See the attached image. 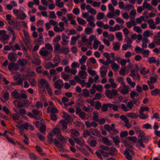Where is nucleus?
<instances>
[{
	"instance_id": "53",
	"label": "nucleus",
	"mask_w": 160,
	"mask_h": 160,
	"mask_svg": "<svg viewBox=\"0 0 160 160\" xmlns=\"http://www.w3.org/2000/svg\"><path fill=\"white\" fill-rule=\"evenodd\" d=\"M148 61L149 63H156V60L155 57H150L148 59Z\"/></svg>"
},
{
	"instance_id": "59",
	"label": "nucleus",
	"mask_w": 160,
	"mask_h": 160,
	"mask_svg": "<svg viewBox=\"0 0 160 160\" xmlns=\"http://www.w3.org/2000/svg\"><path fill=\"white\" fill-rule=\"evenodd\" d=\"M40 131L43 134L46 133V126L44 125H42L40 128Z\"/></svg>"
},
{
	"instance_id": "44",
	"label": "nucleus",
	"mask_w": 160,
	"mask_h": 160,
	"mask_svg": "<svg viewBox=\"0 0 160 160\" xmlns=\"http://www.w3.org/2000/svg\"><path fill=\"white\" fill-rule=\"evenodd\" d=\"M87 57L85 55H83L81 58L79 59V62L81 64H83L86 62Z\"/></svg>"
},
{
	"instance_id": "11",
	"label": "nucleus",
	"mask_w": 160,
	"mask_h": 160,
	"mask_svg": "<svg viewBox=\"0 0 160 160\" xmlns=\"http://www.w3.org/2000/svg\"><path fill=\"white\" fill-rule=\"evenodd\" d=\"M122 87H120L118 88V91L123 94L125 95L128 93L129 92V89L130 88L129 87L123 88L121 89Z\"/></svg>"
},
{
	"instance_id": "24",
	"label": "nucleus",
	"mask_w": 160,
	"mask_h": 160,
	"mask_svg": "<svg viewBox=\"0 0 160 160\" xmlns=\"http://www.w3.org/2000/svg\"><path fill=\"white\" fill-rule=\"evenodd\" d=\"M61 61V59L58 55H56L53 59V62L57 65V66Z\"/></svg>"
},
{
	"instance_id": "52",
	"label": "nucleus",
	"mask_w": 160,
	"mask_h": 160,
	"mask_svg": "<svg viewBox=\"0 0 160 160\" xmlns=\"http://www.w3.org/2000/svg\"><path fill=\"white\" fill-rule=\"evenodd\" d=\"M109 150V151L108 152V153L111 155H114V153L117 152V151L116 148L113 147H111Z\"/></svg>"
},
{
	"instance_id": "60",
	"label": "nucleus",
	"mask_w": 160,
	"mask_h": 160,
	"mask_svg": "<svg viewBox=\"0 0 160 160\" xmlns=\"http://www.w3.org/2000/svg\"><path fill=\"white\" fill-rule=\"evenodd\" d=\"M59 122L60 123V125L62 127L63 129H65L67 128V123L64 120H61Z\"/></svg>"
},
{
	"instance_id": "39",
	"label": "nucleus",
	"mask_w": 160,
	"mask_h": 160,
	"mask_svg": "<svg viewBox=\"0 0 160 160\" xmlns=\"http://www.w3.org/2000/svg\"><path fill=\"white\" fill-rule=\"evenodd\" d=\"M110 103L103 104L101 107V110L102 112H106L108 111Z\"/></svg>"
},
{
	"instance_id": "2",
	"label": "nucleus",
	"mask_w": 160,
	"mask_h": 160,
	"mask_svg": "<svg viewBox=\"0 0 160 160\" xmlns=\"http://www.w3.org/2000/svg\"><path fill=\"white\" fill-rule=\"evenodd\" d=\"M51 132L55 135L57 138L62 142H66V139L68 138L67 137L65 138L62 136L60 129L57 128H54Z\"/></svg>"
},
{
	"instance_id": "41",
	"label": "nucleus",
	"mask_w": 160,
	"mask_h": 160,
	"mask_svg": "<svg viewBox=\"0 0 160 160\" xmlns=\"http://www.w3.org/2000/svg\"><path fill=\"white\" fill-rule=\"evenodd\" d=\"M32 112L34 115L35 117L36 116L40 117L42 115V113L37 110L34 109L32 111Z\"/></svg>"
},
{
	"instance_id": "38",
	"label": "nucleus",
	"mask_w": 160,
	"mask_h": 160,
	"mask_svg": "<svg viewBox=\"0 0 160 160\" xmlns=\"http://www.w3.org/2000/svg\"><path fill=\"white\" fill-rule=\"evenodd\" d=\"M130 76L132 77L134 79H137L139 80L140 79V77L139 74L137 72L133 74H130Z\"/></svg>"
},
{
	"instance_id": "12",
	"label": "nucleus",
	"mask_w": 160,
	"mask_h": 160,
	"mask_svg": "<svg viewBox=\"0 0 160 160\" xmlns=\"http://www.w3.org/2000/svg\"><path fill=\"white\" fill-rule=\"evenodd\" d=\"M86 9L88 12L90 13L91 14L95 15L97 13L96 10L91 7L89 5H87L86 7Z\"/></svg>"
},
{
	"instance_id": "27",
	"label": "nucleus",
	"mask_w": 160,
	"mask_h": 160,
	"mask_svg": "<svg viewBox=\"0 0 160 160\" xmlns=\"http://www.w3.org/2000/svg\"><path fill=\"white\" fill-rule=\"evenodd\" d=\"M62 113L63 115L62 116L63 118L68 122L71 121L72 119L71 117L68 113L64 111L62 112Z\"/></svg>"
},
{
	"instance_id": "43",
	"label": "nucleus",
	"mask_w": 160,
	"mask_h": 160,
	"mask_svg": "<svg viewBox=\"0 0 160 160\" xmlns=\"http://www.w3.org/2000/svg\"><path fill=\"white\" fill-rule=\"evenodd\" d=\"M104 13L102 12H99L97 15L96 18L98 20H100L102 19L104 17Z\"/></svg>"
},
{
	"instance_id": "55",
	"label": "nucleus",
	"mask_w": 160,
	"mask_h": 160,
	"mask_svg": "<svg viewBox=\"0 0 160 160\" xmlns=\"http://www.w3.org/2000/svg\"><path fill=\"white\" fill-rule=\"evenodd\" d=\"M136 132L139 135V136L141 137H144L145 135V133L139 129H138L136 131Z\"/></svg>"
},
{
	"instance_id": "29",
	"label": "nucleus",
	"mask_w": 160,
	"mask_h": 160,
	"mask_svg": "<svg viewBox=\"0 0 160 160\" xmlns=\"http://www.w3.org/2000/svg\"><path fill=\"white\" fill-rule=\"evenodd\" d=\"M111 67L112 69L115 71H117L120 68L119 66L114 62H112Z\"/></svg>"
},
{
	"instance_id": "46",
	"label": "nucleus",
	"mask_w": 160,
	"mask_h": 160,
	"mask_svg": "<svg viewBox=\"0 0 160 160\" xmlns=\"http://www.w3.org/2000/svg\"><path fill=\"white\" fill-rule=\"evenodd\" d=\"M92 134L93 135L99 136L100 135L99 131L97 129H93L91 131Z\"/></svg>"
},
{
	"instance_id": "56",
	"label": "nucleus",
	"mask_w": 160,
	"mask_h": 160,
	"mask_svg": "<svg viewBox=\"0 0 160 160\" xmlns=\"http://www.w3.org/2000/svg\"><path fill=\"white\" fill-rule=\"evenodd\" d=\"M95 106V108L97 110L99 109L101 107V103L99 101H97L95 102V104H94Z\"/></svg>"
},
{
	"instance_id": "26",
	"label": "nucleus",
	"mask_w": 160,
	"mask_h": 160,
	"mask_svg": "<svg viewBox=\"0 0 160 160\" xmlns=\"http://www.w3.org/2000/svg\"><path fill=\"white\" fill-rule=\"evenodd\" d=\"M139 115L138 117L141 119H146L148 117V114L147 113H144L143 112H139Z\"/></svg>"
},
{
	"instance_id": "4",
	"label": "nucleus",
	"mask_w": 160,
	"mask_h": 160,
	"mask_svg": "<svg viewBox=\"0 0 160 160\" xmlns=\"http://www.w3.org/2000/svg\"><path fill=\"white\" fill-rule=\"evenodd\" d=\"M49 85L47 81L44 79H42L39 80L38 86L39 88V90L40 92L41 89L42 90L43 93H44L45 91L44 87H46Z\"/></svg>"
},
{
	"instance_id": "58",
	"label": "nucleus",
	"mask_w": 160,
	"mask_h": 160,
	"mask_svg": "<svg viewBox=\"0 0 160 160\" xmlns=\"http://www.w3.org/2000/svg\"><path fill=\"white\" fill-rule=\"evenodd\" d=\"M83 109L85 111L88 112H91L93 110V108L89 106L88 107L85 106H83Z\"/></svg>"
},
{
	"instance_id": "35",
	"label": "nucleus",
	"mask_w": 160,
	"mask_h": 160,
	"mask_svg": "<svg viewBox=\"0 0 160 160\" xmlns=\"http://www.w3.org/2000/svg\"><path fill=\"white\" fill-rule=\"evenodd\" d=\"M136 102H129L127 103V107L129 109V111L131 110L134 106V104H135Z\"/></svg>"
},
{
	"instance_id": "7",
	"label": "nucleus",
	"mask_w": 160,
	"mask_h": 160,
	"mask_svg": "<svg viewBox=\"0 0 160 160\" xmlns=\"http://www.w3.org/2000/svg\"><path fill=\"white\" fill-rule=\"evenodd\" d=\"M8 68L10 71H11L12 70H17L19 68L18 65L16 63L11 62L9 63Z\"/></svg>"
},
{
	"instance_id": "34",
	"label": "nucleus",
	"mask_w": 160,
	"mask_h": 160,
	"mask_svg": "<svg viewBox=\"0 0 160 160\" xmlns=\"http://www.w3.org/2000/svg\"><path fill=\"white\" fill-rule=\"evenodd\" d=\"M106 97L109 99H112L113 98V95L112 91L107 90L105 92Z\"/></svg>"
},
{
	"instance_id": "63",
	"label": "nucleus",
	"mask_w": 160,
	"mask_h": 160,
	"mask_svg": "<svg viewBox=\"0 0 160 160\" xmlns=\"http://www.w3.org/2000/svg\"><path fill=\"white\" fill-rule=\"evenodd\" d=\"M134 8V6L130 4L126 5L125 7V9L128 11H129L130 9H133Z\"/></svg>"
},
{
	"instance_id": "5",
	"label": "nucleus",
	"mask_w": 160,
	"mask_h": 160,
	"mask_svg": "<svg viewBox=\"0 0 160 160\" xmlns=\"http://www.w3.org/2000/svg\"><path fill=\"white\" fill-rule=\"evenodd\" d=\"M132 148L133 146H130L129 147H128L127 148H126L125 151H124V154L126 156V158L128 160H132V157L128 151L132 152Z\"/></svg>"
},
{
	"instance_id": "30",
	"label": "nucleus",
	"mask_w": 160,
	"mask_h": 160,
	"mask_svg": "<svg viewBox=\"0 0 160 160\" xmlns=\"http://www.w3.org/2000/svg\"><path fill=\"white\" fill-rule=\"evenodd\" d=\"M77 20L78 24L82 25L84 26L87 23V22L85 20L81 18H77Z\"/></svg>"
},
{
	"instance_id": "51",
	"label": "nucleus",
	"mask_w": 160,
	"mask_h": 160,
	"mask_svg": "<svg viewBox=\"0 0 160 160\" xmlns=\"http://www.w3.org/2000/svg\"><path fill=\"white\" fill-rule=\"evenodd\" d=\"M27 15L24 12H22L20 13L18 17L17 18L20 20H24L26 18Z\"/></svg>"
},
{
	"instance_id": "54",
	"label": "nucleus",
	"mask_w": 160,
	"mask_h": 160,
	"mask_svg": "<svg viewBox=\"0 0 160 160\" xmlns=\"http://www.w3.org/2000/svg\"><path fill=\"white\" fill-rule=\"evenodd\" d=\"M150 51L149 50H144L142 52L141 54L143 55V57H148L149 56Z\"/></svg>"
},
{
	"instance_id": "25",
	"label": "nucleus",
	"mask_w": 160,
	"mask_h": 160,
	"mask_svg": "<svg viewBox=\"0 0 160 160\" xmlns=\"http://www.w3.org/2000/svg\"><path fill=\"white\" fill-rule=\"evenodd\" d=\"M112 139L115 143L116 146L118 147H119V143L120 142V138L118 136L114 137L112 138Z\"/></svg>"
},
{
	"instance_id": "50",
	"label": "nucleus",
	"mask_w": 160,
	"mask_h": 160,
	"mask_svg": "<svg viewBox=\"0 0 160 160\" xmlns=\"http://www.w3.org/2000/svg\"><path fill=\"white\" fill-rule=\"evenodd\" d=\"M93 119L96 122L99 120L98 113L96 112H93Z\"/></svg>"
},
{
	"instance_id": "45",
	"label": "nucleus",
	"mask_w": 160,
	"mask_h": 160,
	"mask_svg": "<svg viewBox=\"0 0 160 160\" xmlns=\"http://www.w3.org/2000/svg\"><path fill=\"white\" fill-rule=\"evenodd\" d=\"M6 138L8 141L13 144V145H16V141L15 139L13 138H10L8 136H6Z\"/></svg>"
},
{
	"instance_id": "23",
	"label": "nucleus",
	"mask_w": 160,
	"mask_h": 160,
	"mask_svg": "<svg viewBox=\"0 0 160 160\" xmlns=\"http://www.w3.org/2000/svg\"><path fill=\"white\" fill-rule=\"evenodd\" d=\"M29 158L31 160H41L35 154L33 153H30L29 154Z\"/></svg>"
},
{
	"instance_id": "33",
	"label": "nucleus",
	"mask_w": 160,
	"mask_h": 160,
	"mask_svg": "<svg viewBox=\"0 0 160 160\" xmlns=\"http://www.w3.org/2000/svg\"><path fill=\"white\" fill-rule=\"evenodd\" d=\"M100 44L101 42L100 41H99L97 39H95L94 41L93 45V48L95 50L97 49L98 47V45H100Z\"/></svg>"
},
{
	"instance_id": "14",
	"label": "nucleus",
	"mask_w": 160,
	"mask_h": 160,
	"mask_svg": "<svg viewBox=\"0 0 160 160\" xmlns=\"http://www.w3.org/2000/svg\"><path fill=\"white\" fill-rule=\"evenodd\" d=\"M127 117L132 118L135 119L138 117V115L137 112H130L126 114Z\"/></svg>"
},
{
	"instance_id": "28",
	"label": "nucleus",
	"mask_w": 160,
	"mask_h": 160,
	"mask_svg": "<svg viewBox=\"0 0 160 160\" xmlns=\"http://www.w3.org/2000/svg\"><path fill=\"white\" fill-rule=\"evenodd\" d=\"M60 50L61 52H59L58 53H63L65 54H67L69 52V48L67 47H62Z\"/></svg>"
},
{
	"instance_id": "8",
	"label": "nucleus",
	"mask_w": 160,
	"mask_h": 160,
	"mask_svg": "<svg viewBox=\"0 0 160 160\" xmlns=\"http://www.w3.org/2000/svg\"><path fill=\"white\" fill-rule=\"evenodd\" d=\"M9 36L6 33L0 37V40L4 44H6L8 43V40H9Z\"/></svg>"
},
{
	"instance_id": "48",
	"label": "nucleus",
	"mask_w": 160,
	"mask_h": 160,
	"mask_svg": "<svg viewBox=\"0 0 160 160\" xmlns=\"http://www.w3.org/2000/svg\"><path fill=\"white\" fill-rule=\"evenodd\" d=\"M116 37L119 41H121L122 40V36L121 32H118L115 33Z\"/></svg>"
},
{
	"instance_id": "36",
	"label": "nucleus",
	"mask_w": 160,
	"mask_h": 160,
	"mask_svg": "<svg viewBox=\"0 0 160 160\" xmlns=\"http://www.w3.org/2000/svg\"><path fill=\"white\" fill-rule=\"evenodd\" d=\"M70 132L72 134L71 136L73 137V136L78 137L79 135V132L76 130L72 129L70 130Z\"/></svg>"
},
{
	"instance_id": "20",
	"label": "nucleus",
	"mask_w": 160,
	"mask_h": 160,
	"mask_svg": "<svg viewBox=\"0 0 160 160\" xmlns=\"http://www.w3.org/2000/svg\"><path fill=\"white\" fill-rule=\"evenodd\" d=\"M102 141L104 144L108 146H110L112 145V142L109 140L107 138H103Z\"/></svg>"
},
{
	"instance_id": "40",
	"label": "nucleus",
	"mask_w": 160,
	"mask_h": 160,
	"mask_svg": "<svg viewBox=\"0 0 160 160\" xmlns=\"http://www.w3.org/2000/svg\"><path fill=\"white\" fill-rule=\"evenodd\" d=\"M93 28L91 27H87L84 30V32L87 35H90L92 32Z\"/></svg>"
},
{
	"instance_id": "9",
	"label": "nucleus",
	"mask_w": 160,
	"mask_h": 160,
	"mask_svg": "<svg viewBox=\"0 0 160 160\" xmlns=\"http://www.w3.org/2000/svg\"><path fill=\"white\" fill-rule=\"evenodd\" d=\"M8 58L11 61H15L17 59V54L14 52H11L8 54Z\"/></svg>"
},
{
	"instance_id": "42",
	"label": "nucleus",
	"mask_w": 160,
	"mask_h": 160,
	"mask_svg": "<svg viewBox=\"0 0 160 160\" xmlns=\"http://www.w3.org/2000/svg\"><path fill=\"white\" fill-rule=\"evenodd\" d=\"M21 50L20 46L18 44H16L13 46H12V50L15 51L16 50Z\"/></svg>"
},
{
	"instance_id": "22",
	"label": "nucleus",
	"mask_w": 160,
	"mask_h": 160,
	"mask_svg": "<svg viewBox=\"0 0 160 160\" xmlns=\"http://www.w3.org/2000/svg\"><path fill=\"white\" fill-rule=\"evenodd\" d=\"M78 75L81 78L84 79L86 78L87 74L85 71H81L78 72Z\"/></svg>"
},
{
	"instance_id": "21",
	"label": "nucleus",
	"mask_w": 160,
	"mask_h": 160,
	"mask_svg": "<svg viewBox=\"0 0 160 160\" xmlns=\"http://www.w3.org/2000/svg\"><path fill=\"white\" fill-rule=\"evenodd\" d=\"M92 88H95L97 91L99 92H102L103 89L102 85L100 84L98 85L97 86L96 84H93L92 86Z\"/></svg>"
},
{
	"instance_id": "62",
	"label": "nucleus",
	"mask_w": 160,
	"mask_h": 160,
	"mask_svg": "<svg viewBox=\"0 0 160 160\" xmlns=\"http://www.w3.org/2000/svg\"><path fill=\"white\" fill-rule=\"evenodd\" d=\"M144 50V48H141L139 47H136L135 48V52L137 53H142V52Z\"/></svg>"
},
{
	"instance_id": "37",
	"label": "nucleus",
	"mask_w": 160,
	"mask_h": 160,
	"mask_svg": "<svg viewBox=\"0 0 160 160\" xmlns=\"http://www.w3.org/2000/svg\"><path fill=\"white\" fill-rule=\"evenodd\" d=\"M136 10L135 9H133L131 10L129 13L130 18V20L134 19L136 15Z\"/></svg>"
},
{
	"instance_id": "18",
	"label": "nucleus",
	"mask_w": 160,
	"mask_h": 160,
	"mask_svg": "<svg viewBox=\"0 0 160 160\" xmlns=\"http://www.w3.org/2000/svg\"><path fill=\"white\" fill-rule=\"evenodd\" d=\"M143 36L144 38L152 37L153 35V33L148 30L145 31L143 33Z\"/></svg>"
},
{
	"instance_id": "16",
	"label": "nucleus",
	"mask_w": 160,
	"mask_h": 160,
	"mask_svg": "<svg viewBox=\"0 0 160 160\" xmlns=\"http://www.w3.org/2000/svg\"><path fill=\"white\" fill-rule=\"evenodd\" d=\"M74 140L75 142L80 146L84 145L85 142L82 138H75Z\"/></svg>"
},
{
	"instance_id": "47",
	"label": "nucleus",
	"mask_w": 160,
	"mask_h": 160,
	"mask_svg": "<svg viewBox=\"0 0 160 160\" xmlns=\"http://www.w3.org/2000/svg\"><path fill=\"white\" fill-rule=\"evenodd\" d=\"M14 104L16 106L17 105L18 107L19 108L22 107H23V104L22 102L19 101L18 100H15L13 101Z\"/></svg>"
},
{
	"instance_id": "15",
	"label": "nucleus",
	"mask_w": 160,
	"mask_h": 160,
	"mask_svg": "<svg viewBox=\"0 0 160 160\" xmlns=\"http://www.w3.org/2000/svg\"><path fill=\"white\" fill-rule=\"evenodd\" d=\"M148 22L150 28L154 29L156 28V24L152 19H150L148 20Z\"/></svg>"
},
{
	"instance_id": "19",
	"label": "nucleus",
	"mask_w": 160,
	"mask_h": 160,
	"mask_svg": "<svg viewBox=\"0 0 160 160\" xmlns=\"http://www.w3.org/2000/svg\"><path fill=\"white\" fill-rule=\"evenodd\" d=\"M142 6L144 9L145 8H147L148 10H152L153 9V8L151 5L146 1H144L143 2L142 4Z\"/></svg>"
},
{
	"instance_id": "57",
	"label": "nucleus",
	"mask_w": 160,
	"mask_h": 160,
	"mask_svg": "<svg viewBox=\"0 0 160 160\" xmlns=\"http://www.w3.org/2000/svg\"><path fill=\"white\" fill-rule=\"evenodd\" d=\"M84 96L86 98L90 96V93L89 91L85 89L82 90Z\"/></svg>"
},
{
	"instance_id": "1",
	"label": "nucleus",
	"mask_w": 160,
	"mask_h": 160,
	"mask_svg": "<svg viewBox=\"0 0 160 160\" xmlns=\"http://www.w3.org/2000/svg\"><path fill=\"white\" fill-rule=\"evenodd\" d=\"M39 53L46 60H49L51 59L52 57L51 52L45 49L44 48H42L39 50Z\"/></svg>"
},
{
	"instance_id": "49",
	"label": "nucleus",
	"mask_w": 160,
	"mask_h": 160,
	"mask_svg": "<svg viewBox=\"0 0 160 160\" xmlns=\"http://www.w3.org/2000/svg\"><path fill=\"white\" fill-rule=\"evenodd\" d=\"M113 48L115 51H118L119 50L120 48V43H113Z\"/></svg>"
},
{
	"instance_id": "17",
	"label": "nucleus",
	"mask_w": 160,
	"mask_h": 160,
	"mask_svg": "<svg viewBox=\"0 0 160 160\" xmlns=\"http://www.w3.org/2000/svg\"><path fill=\"white\" fill-rule=\"evenodd\" d=\"M80 36L79 35L76 36H73L71 38L70 44L71 45H75L76 43V41L80 38Z\"/></svg>"
},
{
	"instance_id": "31",
	"label": "nucleus",
	"mask_w": 160,
	"mask_h": 160,
	"mask_svg": "<svg viewBox=\"0 0 160 160\" xmlns=\"http://www.w3.org/2000/svg\"><path fill=\"white\" fill-rule=\"evenodd\" d=\"M126 80L131 87L133 88L135 87L136 83L134 82H133L132 81L130 78L129 77L127 78H126Z\"/></svg>"
},
{
	"instance_id": "3",
	"label": "nucleus",
	"mask_w": 160,
	"mask_h": 160,
	"mask_svg": "<svg viewBox=\"0 0 160 160\" xmlns=\"http://www.w3.org/2000/svg\"><path fill=\"white\" fill-rule=\"evenodd\" d=\"M11 96L14 99L20 100H21L22 99H26L27 97V95L25 94L22 93L20 94L16 90H15L12 92Z\"/></svg>"
},
{
	"instance_id": "10",
	"label": "nucleus",
	"mask_w": 160,
	"mask_h": 160,
	"mask_svg": "<svg viewBox=\"0 0 160 160\" xmlns=\"http://www.w3.org/2000/svg\"><path fill=\"white\" fill-rule=\"evenodd\" d=\"M100 76L101 77H104L108 72L107 69L104 66H102L100 68Z\"/></svg>"
},
{
	"instance_id": "64",
	"label": "nucleus",
	"mask_w": 160,
	"mask_h": 160,
	"mask_svg": "<svg viewBox=\"0 0 160 160\" xmlns=\"http://www.w3.org/2000/svg\"><path fill=\"white\" fill-rule=\"evenodd\" d=\"M35 106L37 109H39L42 108L43 104L41 102L38 101L36 102Z\"/></svg>"
},
{
	"instance_id": "32",
	"label": "nucleus",
	"mask_w": 160,
	"mask_h": 160,
	"mask_svg": "<svg viewBox=\"0 0 160 160\" xmlns=\"http://www.w3.org/2000/svg\"><path fill=\"white\" fill-rule=\"evenodd\" d=\"M48 111H50V112L52 113H56L58 112V110L54 106H50L48 108Z\"/></svg>"
},
{
	"instance_id": "13",
	"label": "nucleus",
	"mask_w": 160,
	"mask_h": 160,
	"mask_svg": "<svg viewBox=\"0 0 160 160\" xmlns=\"http://www.w3.org/2000/svg\"><path fill=\"white\" fill-rule=\"evenodd\" d=\"M32 62L33 63L37 65H39L41 64V60L37 53H35V57Z\"/></svg>"
},
{
	"instance_id": "6",
	"label": "nucleus",
	"mask_w": 160,
	"mask_h": 160,
	"mask_svg": "<svg viewBox=\"0 0 160 160\" xmlns=\"http://www.w3.org/2000/svg\"><path fill=\"white\" fill-rule=\"evenodd\" d=\"M63 81L61 79L58 80L54 82V87L58 89H61L63 87Z\"/></svg>"
},
{
	"instance_id": "61",
	"label": "nucleus",
	"mask_w": 160,
	"mask_h": 160,
	"mask_svg": "<svg viewBox=\"0 0 160 160\" xmlns=\"http://www.w3.org/2000/svg\"><path fill=\"white\" fill-rule=\"evenodd\" d=\"M88 72L89 74L92 76L97 75V73L95 70H92L90 68L88 69Z\"/></svg>"
}]
</instances>
